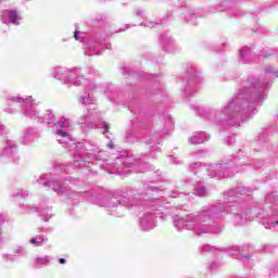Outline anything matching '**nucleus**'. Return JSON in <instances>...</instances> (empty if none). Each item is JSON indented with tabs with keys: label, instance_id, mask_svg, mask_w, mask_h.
Masks as SVG:
<instances>
[{
	"label": "nucleus",
	"instance_id": "obj_4",
	"mask_svg": "<svg viewBox=\"0 0 278 278\" xmlns=\"http://www.w3.org/2000/svg\"><path fill=\"white\" fill-rule=\"evenodd\" d=\"M18 14H16V12L14 11H5L2 14V21L3 23H16V21H18Z\"/></svg>",
	"mask_w": 278,
	"mask_h": 278
},
{
	"label": "nucleus",
	"instance_id": "obj_12",
	"mask_svg": "<svg viewBox=\"0 0 278 278\" xmlns=\"http://www.w3.org/2000/svg\"><path fill=\"white\" fill-rule=\"evenodd\" d=\"M12 101L21 103L23 101V98L14 97V98H12Z\"/></svg>",
	"mask_w": 278,
	"mask_h": 278
},
{
	"label": "nucleus",
	"instance_id": "obj_9",
	"mask_svg": "<svg viewBox=\"0 0 278 278\" xmlns=\"http://www.w3.org/2000/svg\"><path fill=\"white\" fill-rule=\"evenodd\" d=\"M54 125L55 127H60V129H68V127H71V122L62 117L58 123H54Z\"/></svg>",
	"mask_w": 278,
	"mask_h": 278
},
{
	"label": "nucleus",
	"instance_id": "obj_17",
	"mask_svg": "<svg viewBox=\"0 0 278 278\" xmlns=\"http://www.w3.org/2000/svg\"><path fill=\"white\" fill-rule=\"evenodd\" d=\"M74 38H75L76 40H79V38L77 37V31H75Z\"/></svg>",
	"mask_w": 278,
	"mask_h": 278
},
{
	"label": "nucleus",
	"instance_id": "obj_8",
	"mask_svg": "<svg viewBox=\"0 0 278 278\" xmlns=\"http://www.w3.org/2000/svg\"><path fill=\"white\" fill-rule=\"evenodd\" d=\"M223 167L222 164L212 165L208 168V176L211 177H217L218 173H220V168Z\"/></svg>",
	"mask_w": 278,
	"mask_h": 278
},
{
	"label": "nucleus",
	"instance_id": "obj_19",
	"mask_svg": "<svg viewBox=\"0 0 278 278\" xmlns=\"http://www.w3.org/2000/svg\"><path fill=\"white\" fill-rule=\"evenodd\" d=\"M10 152V150H5V153H9Z\"/></svg>",
	"mask_w": 278,
	"mask_h": 278
},
{
	"label": "nucleus",
	"instance_id": "obj_18",
	"mask_svg": "<svg viewBox=\"0 0 278 278\" xmlns=\"http://www.w3.org/2000/svg\"><path fill=\"white\" fill-rule=\"evenodd\" d=\"M21 251H23V249H18V250H17V253H21Z\"/></svg>",
	"mask_w": 278,
	"mask_h": 278
},
{
	"label": "nucleus",
	"instance_id": "obj_1",
	"mask_svg": "<svg viewBox=\"0 0 278 278\" xmlns=\"http://www.w3.org/2000/svg\"><path fill=\"white\" fill-rule=\"evenodd\" d=\"M174 226L176 229H194V231L201 236V233H210V227L203 224V220L198 219L195 224L192 222V218L186 217L180 218L179 216L174 217Z\"/></svg>",
	"mask_w": 278,
	"mask_h": 278
},
{
	"label": "nucleus",
	"instance_id": "obj_3",
	"mask_svg": "<svg viewBox=\"0 0 278 278\" xmlns=\"http://www.w3.org/2000/svg\"><path fill=\"white\" fill-rule=\"evenodd\" d=\"M140 225L146 230L153 229L155 227V217L151 213H148L141 218Z\"/></svg>",
	"mask_w": 278,
	"mask_h": 278
},
{
	"label": "nucleus",
	"instance_id": "obj_7",
	"mask_svg": "<svg viewBox=\"0 0 278 278\" xmlns=\"http://www.w3.org/2000/svg\"><path fill=\"white\" fill-rule=\"evenodd\" d=\"M49 264V256H38L35 260V266L37 268H40V266H47Z\"/></svg>",
	"mask_w": 278,
	"mask_h": 278
},
{
	"label": "nucleus",
	"instance_id": "obj_11",
	"mask_svg": "<svg viewBox=\"0 0 278 278\" xmlns=\"http://www.w3.org/2000/svg\"><path fill=\"white\" fill-rule=\"evenodd\" d=\"M80 103H83V105H88V103H90V94L89 93H84L80 97Z\"/></svg>",
	"mask_w": 278,
	"mask_h": 278
},
{
	"label": "nucleus",
	"instance_id": "obj_16",
	"mask_svg": "<svg viewBox=\"0 0 278 278\" xmlns=\"http://www.w3.org/2000/svg\"><path fill=\"white\" fill-rule=\"evenodd\" d=\"M108 129H110V126H108V124H104V131H108Z\"/></svg>",
	"mask_w": 278,
	"mask_h": 278
},
{
	"label": "nucleus",
	"instance_id": "obj_14",
	"mask_svg": "<svg viewBox=\"0 0 278 278\" xmlns=\"http://www.w3.org/2000/svg\"><path fill=\"white\" fill-rule=\"evenodd\" d=\"M200 197H203V194H205V188H202L199 192Z\"/></svg>",
	"mask_w": 278,
	"mask_h": 278
},
{
	"label": "nucleus",
	"instance_id": "obj_6",
	"mask_svg": "<svg viewBox=\"0 0 278 278\" xmlns=\"http://www.w3.org/2000/svg\"><path fill=\"white\" fill-rule=\"evenodd\" d=\"M56 134L61 137V139H59V142L61 144H67V142H71V135H68L64 130L58 128Z\"/></svg>",
	"mask_w": 278,
	"mask_h": 278
},
{
	"label": "nucleus",
	"instance_id": "obj_13",
	"mask_svg": "<svg viewBox=\"0 0 278 278\" xmlns=\"http://www.w3.org/2000/svg\"><path fill=\"white\" fill-rule=\"evenodd\" d=\"M275 225H278V220L275 224H270L269 226H265V229H273Z\"/></svg>",
	"mask_w": 278,
	"mask_h": 278
},
{
	"label": "nucleus",
	"instance_id": "obj_2",
	"mask_svg": "<svg viewBox=\"0 0 278 278\" xmlns=\"http://www.w3.org/2000/svg\"><path fill=\"white\" fill-rule=\"evenodd\" d=\"M56 79H63L65 84H79V79H77V73L71 72L68 70H65L64 72L62 68H59V72H56V75H54Z\"/></svg>",
	"mask_w": 278,
	"mask_h": 278
},
{
	"label": "nucleus",
	"instance_id": "obj_10",
	"mask_svg": "<svg viewBox=\"0 0 278 278\" xmlns=\"http://www.w3.org/2000/svg\"><path fill=\"white\" fill-rule=\"evenodd\" d=\"M47 239H45V237L42 236H37L33 239H30V244H34L35 247H42V244H45Z\"/></svg>",
	"mask_w": 278,
	"mask_h": 278
},
{
	"label": "nucleus",
	"instance_id": "obj_5",
	"mask_svg": "<svg viewBox=\"0 0 278 278\" xmlns=\"http://www.w3.org/2000/svg\"><path fill=\"white\" fill-rule=\"evenodd\" d=\"M207 140V136L205 132H195L191 138L190 142L191 144H203Z\"/></svg>",
	"mask_w": 278,
	"mask_h": 278
},
{
	"label": "nucleus",
	"instance_id": "obj_15",
	"mask_svg": "<svg viewBox=\"0 0 278 278\" xmlns=\"http://www.w3.org/2000/svg\"><path fill=\"white\" fill-rule=\"evenodd\" d=\"M59 262H60V264H66V260H64V258H60Z\"/></svg>",
	"mask_w": 278,
	"mask_h": 278
}]
</instances>
